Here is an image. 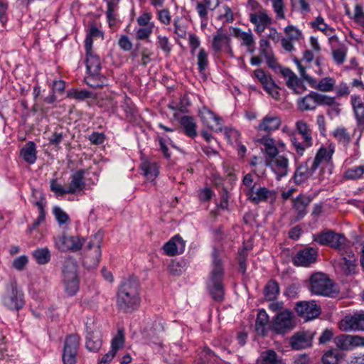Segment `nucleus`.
I'll use <instances>...</instances> for the list:
<instances>
[{
  "mask_svg": "<svg viewBox=\"0 0 364 364\" xmlns=\"http://www.w3.org/2000/svg\"><path fill=\"white\" fill-rule=\"evenodd\" d=\"M140 284L135 277H129L119 286L116 296L118 309L124 313H132L136 310L141 302Z\"/></svg>",
  "mask_w": 364,
  "mask_h": 364,
  "instance_id": "f257e3e1",
  "label": "nucleus"
},
{
  "mask_svg": "<svg viewBox=\"0 0 364 364\" xmlns=\"http://www.w3.org/2000/svg\"><path fill=\"white\" fill-rule=\"evenodd\" d=\"M212 257L213 267L207 280V288L212 299L217 302H221L224 299L225 294L223 262L218 252H214Z\"/></svg>",
  "mask_w": 364,
  "mask_h": 364,
  "instance_id": "f03ea898",
  "label": "nucleus"
},
{
  "mask_svg": "<svg viewBox=\"0 0 364 364\" xmlns=\"http://www.w3.org/2000/svg\"><path fill=\"white\" fill-rule=\"evenodd\" d=\"M62 280L65 291L68 296H74L78 291L77 264L73 257H68L63 265Z\"/></svg>",
  "mask_w": 364,
  "mask_h": 364,
  "instance_id": "7ed1b4c3",
  "label": "nucleus"
},
{
  "mask_svg": "<svg viewBox=\"0 0 364 364\" xmlns=\"http://www.w3.org/2000/svg\"><path fill=\"white\" fill-rule=\"evenodd\" d=\"M313 240L321 245L336 250L345 248L347 242L344 235L328 229L313 235Z\"/></svg>",
  "mask_w": 364,
  "mask_h": 364,
  "instance_id": "20e7f679",
  "label": "nucleus"
},
{
  "mask_svg": "<svg viewBox=\"0 0 364 364\" xmlns=\"http://www.w3.org/2000/svg\"><path fill=\"white\" fill-rule=\"evenodd\" d=\"M310 281L311 291L314 294L330 296L336 291L333 282L326 274H313Z\"/></svg>",
  "mask_w": 364,
  "mask_h": 364,
  "instance_id": "39448f33",
  "label": "nucleus"
},
{
  "mask_svg": "<svg viewBox=\"0 0 364 364\" xmlns=\"http://www.w3.org/2000/svg\"><path fill=\"white\" fill-rule=\"evenodd\" d=\"M295 326L294 315L291 311L284 310L278 312L274 318L271 328L278 334H284Z\"/></svg>",
  "mask_w": 364,
  "mask_h": 364,
  "instance_id": "423d86ee",
  "label": "nucleus"
},
{
  "mask_svg": "<svg viewBox=\"0 0 364 364\" xmlns=\"http://www.w3.org/2000/svg\"><path fill=\"white\" fill-rule=\"evenodd\" d=\"M85 326L87 331L86 348L90 351L97 352L100 350L102 343L99 326L92 318H88Z\"/></svg>",
  "mask_w": 364,
  "mask_h": 364,
  "instance_id": "0eeeda50",
  "label": "nucleus"
},
{
  "mask_svg": "<svg viewBox=\"0 0 364 364\" xmlns=\"http://www.w3.org/2000/svg\"><path fill=\"white\" fill-rule=\"evenodd\" d=\"M80 338L76 334H70L67 336L63 353V361L64 364H75L77 349L80 345Z\"/></svg>",
  "mask_w": 364,
  "mask_h": 364,
  "instance_id": "6e6552de",
  "label": "nucleus"
},
{
  "mask_svg": "<svg viewBox=\"0 0 364 364\" xmlns=\"http://www.w3.org/2000/svg\"><path fill=\"white\" fill-rule=\"evenodd\" d=\"M4 304L11 310L18 311L24 305L23 294L16 284H12L3 299Z\"/></svg>",
  "mask_w": 364,
  "mask_h": 364,
  "instance_id": "1a4fd4ad",
  "label": "nucleus"
},
{
  "mask_svg": "<svg viewBox=\"0 0 364 364\" xmlns=\"http://www.w3.org/2000/svg\"><path fill=\"white\" fill-rule=\"evenodd\" d=\"M294 309L299 316L306 320L316 318L321 314V308L315 301H301L296 303Z\"/></svg>",
  "mask_w": 364,
  "mask_h": 364,
  "instance_id": "9d476101",
  "label": "nucleus"
},
{
  "mask_svg": "<svg viewBox=\"0 0 364 364\" xmlns=\"http://www.w3.org/2000/svg\"><path fill=\"white\" fill-rule=\"evenodd\" d=\"M339 328L343 331H364V313L346 316L339 322Z\"/></svg>",
  "mask_w": 364,
  "mask_h": 364,
  "instance_id": "9b49d317",
  "label": "nucleus"
},
{
  "mask_svg": "<svg viewBox=\"0 0 364 364\" xmlns=\"http://www.w3.org/2000/svg\"><path fill=\"white\" fill-rule=\"evenodd\" d=\"M83 242L77 236L63 234L55 237V247L61 250H80Z\"/></svg>",
  "mask_w": 364,
  "mask_h": 364,
  "instance_id": "f8f14e48",
  "label": "nucleus"
},
{
  "mask_svg": "<svg viewBox=\"0 0 364 364\" xmlns=\"http://www.w3.org/2000/svg\"><path fill=\"white\" fill-rule=\"evenodd\" d=\"M336 346L345 350H351L354 347L364 345V338L359 336L340 335L335 338Z\"/></svg>",
  "mask_w": 364,
  "mask_h": 364,
  "instance_id": "ddd939ff",
  "label": "nucleus"
},
{
  "mask_svg": "<svg viewBox=\"0 0 364 364\" xmlns=\"http://www.w3.org/2000/svg\"><path fill=\"white\" fill-rule=\"evenodd\" d=\"M250 21L255 25V31L259 35L264 31L268 26L272 23V18L265 10L250 14Z\"/></svg>",
  "mask_w": 364,
  "mask_h": 364,
  "instance_id": "4468645a",
  "label": "nucleus"
},
{
  "mask_svg": "<svg viewBox=\"0 0 364 364\" xmlns=\"http://www.w3.org/2000/svg\"><path fill=\"white\" fill-rule=\"evenodd\" d=\"M336 265L346 275L353 274L356 267V257L353 252H344L336 262Z\"/></svg>",
  "mask_w": 364,
  "mask_h": 364,
  "instance_id": "2eb2a0df",
  "label": "nucleus"
},
{
  "mask_svg": "<svg viewBox=\"0 0 364 364\" xmlns=\"http://www.w3.org/2000/svg\"><path fill=\"white\" fill-rule=\"evenodd\" d=\"M311 160L308 159L304 163L301 164L296 170L294 175V181L296 184H301L309 178H310L314 173L315 171L317 169L313 166L311 164V166H309Z\"/></svg>",
  "mask_w": 364,
  "mask_h": 364,
  "instance_id": "dca6fc26",
  "label": "nucleus"
},
{
  "mask_svg": "<svg viewBox=\"0 0 364 364\" xmlns=\"http://www.w3.org/2000/svg\"><path fill=\"white\" fill-rule=\"evenodd\" d=\"M313 335L310 332H298L291 336L290 344L293 349L301 350L311 346Z\"/></svg>",
  "mask_w": 364,
  "mask_h": 364,
  "instance_id": "f3484780",
  "label": "nucleus"
},
{
  "mask_svg": "<svg viewBox=\"0 0 364 364\" xmlns=\"http://www.w3.org/2000/svg\"><path fill=\"white\" fill-rule=\"evenodd\" d=\"M281 118L274 114L266 115L257 127L258 131H262L267 133H271L277 130L281 126Z\"/></svg>",
  "mask_w": 364,
  "mask_h": 364,
  "instance_id": "a211bd4d",
  "label": "nucleus"
},
{
  "mask_svg": "<svg viewBox=\"0 0 364 364\" xmlns=\"http://www.w3.org/2000/svg\"><path fill=\"white\" fill-rule=\"evenodd\" d=\"M271 168L277 175V179L286 176L289 171V160L284 156H277L272 159Z\"/></svg>",
  "mask_w": 364,
  "mask_h": 364,
  "instance_id": "6ab92c4d",
  "label": "nucleus"
},
{
  "mask_svg": "<svg viewBox=\"0 0 364 364\" xmlns=\"http://www.w3.org/2000/svg\"><path fill=\"white\" fill-rule=\"evenodd\" d=\"M220 4V0H203L196 4V10L202 23H206L208 19V11L215 10Z\"/></svg>",
  "mask_w": 364,
  "mask_h": 364,
  "instance_id": "aec40b11",
  "label": "nucleus"
},
{
  "mask_svg": "<svg viewBox=\"0 0 364 364\" xmlns=\"http://www.w3.org/2000/svg\"><path fill=\"white\" fill-rule=\"evenodd\" d=\"M233 36L241 41V46L247 48L248 52L252 53L255 51V38L250 30L247 32L242 31L240 28H234Z\"/></svg>",
  "mask_w": 364,
  "mask_h": 364,
  "instance_id": "412c9836",
  "label": "nucleus"
},
{
  "mask_svg": "<svg viewBox=\"0 0 364 364\" xmlns=\"http://www.w3.org/2000/svg\"><path fill=\"white\" fill-rule=\"evenodd\" d=\"M247 196L255 203H259L262 201H266L268 198H275V192L265 187H258L253 191L250 190Z\"/></svg>",
  "mask_w": 364,
  "mask_h": 364,
  "instance_id": "4be33fe9",
  "label": "nucleus"
},
{
  "mask_svg": "<svg viewBox=\"0 0 364 364\" xmlns=\"http://www.w3.org/2000/svg\"><path fill=\"white\" fill-rule=\"evenodd\" d=\"M201 119L204 124L212 130H220L221 119L213 112L207 108H203L200 111Z\"/></svg>",
  "mask_w": 364,
  "mask_h": 364,
  "instance_id": "5701e85b",
  "label": "nucleus"
},
{
  "mask_svg": "<svg viewBox=\"0 0 364 364\" xmlns=\"http://www.w3.org/2000/svg\"><path fill=\"white\" fill-rule=\"evenodd\" d=\"M317 257V252H297L293 263L296 266L308 267L316 262Z\"/></svg>",
  "mask_w": 364,
  "mask_h": 364,
  "instance_id": "b1692460",
  "label": "nucleus"
},
{
  "mask_svg": "<svg viewBox=\"0 0 364 364\" xmlns=\"http://www.w3.org/2000/svg\"><path fill=\"white\" fill-rule=\"evenodd\" d=\"M85 170L80 169L71 176V181L68 186V194H74L83 190L85 187L84 175Z\"/></svg>",
  "mask_w": 364,
  "mask_h": 364,
  "instance_id": "393cba45",
  "label": "nucleus"
},
{
  "mask_svg": "<svg viewBox=\"0 0 364 364\" xmlns=\"http://www.w3.org/2000/svg\"><path fill=\"white\" fill-rule=\"evenodd\" d=\"M179 123L186 136L194 138L198 135L197 124L193 117L183 116L180 119Z\"/></svg>",
  "mask_w": 364,
  "mask_h": 364,
  "instance_id": "a878e982",
  "label": "nucleus"
},
{
  "mask_svg": "<svg viewBox=\"0 0 364 364\" xmlns=\"http://www.w3.org/2000/svg\"><path fill=\"white\" fill-rule=\"evenodd\" d=\"M255 141L263 146V149L269 158L273 159L278 155V148L273 138L262 136L257 139Z\"/></svg>",
  "mask_w": 364,
  "mask_h": 364,
  "instance_id": "bb28decb",
  "label": "nucleus"
},
{
  "mask_svg": "<svg viewBox=\"0 0 364 364\" xmlns=\"http://www.w3.org/2000/svg\"><path fill=\"white\" fill-rule=\"evenodd\" d=\"M86 68L88 73H98L101 70V62L98 55L93 53L92 48L86 50Z\"/></svg>",
  "mask_w": 364,
  "mask_h": 364,
  "instance_id": "cd10ccee",
  "label": "nucleus"
},
{
  "mask_svg": "<svg viewBox=\"0 0 364 364\" xmlns=\"http://www.w3.org/2000/svg\"><path fill=\"white\" fill-rule=\"evenodd\" d=\"M308 80L311 87L321 92L332 91L335 85L334 79L330 77L322 78L319 82H317L313 77H308Z\"/></svg>",
  "mask_w": 364,
  "mask_h": 364,
  "instance_id": "c85d7f7f",
  "label": "nucleus"
},
{
  "mask_svg": "<svg viewBox=\"0 0 364 364\" xmlns=\"http://www.w3.org/2000/svg\"><path fill=\"white\" fill-rule=\"evenodd\" d=\"M164 331V322L161 318L154 320L146 326L144 333L146 337L150 338H160Z\"/></svg>",
  "mask_w": 364,
  "mask_h": 364,
  "instance_id": "c756f323",
  "label": "nucleus"
},
{
  "mask_svg": "<svg viewBox=\"0 0 364 364\" xmlns=\"http://www.w3.org/2000/svg\"><path fill=\"white\" fill-rule=\"evenodd\" d=\"M310 202V198L303 195L299 196L294 200L293 207L297 213V220L304 218L306 214V208Z\"/></svg>",
  "mask_w": 364,
  "mask_h": 364,
  "instance_id": "7c9ffc66",
  "label": "nucleus"
},
{
  "mask_svg": "<svg viewBox=\"0 0 364 364\" xmlns=\"http://www.w3.org/2000/svg\"><path fill=\"white\" fill-rule=\"evenodd\" d=\"M36 154V144L33 141L27 142L20 151L21 156L29 164H33L36 162L37 159Z\"/></svg>",
  "mask_w": 364,
  "mask_h": 364,
  "instance_id": "2f4dec72",
  "label": "nucleus"
},
{
  "mask_svg": "<svg viewBox=\"0 0 364 364\" xmlns=\"http://www.w3.org/2000/svg\"><path fill=\"white\" fill-rule=\"evenodd\" d=\"M269 323V316L267 312L263 309L259 310L255 321V331L257 333L263 336H266Z\"/></svg>",
  "mask_w": 364,
  "mask_h": 364,
  "instance_id": "473e14b6",
  "label": "nucleus"
},
{
  "mask_svg": "<svg viewBox=\"0 0 364 364\" xmlns=\"http://www.w3.org/2000/svg\"><path fill=\"white\" fill-rule=\"evenodd\" d=\"M254 75L261 82L264 89L273 97H274L273 91L276 86L272 79L267 76L265 72L262 69L255 70L254 71Z\"/></svg>",
  "mask_w": 364,
  "mask_h": 364,
  "instance_id": "72a5a7b5",
  "label": "nucleus"
},
{
  "mask_svg": "<svg viewBox=\"0 0 364 364\" xmlns=\"http://www.w3.org/2000/svg\"><path fill=\"white\" fill-rule=\"evenodd\" d=\"M140 168L148 181H154L159 174L158 166L155 162L145 160L141 164Z\"/></svg>",
  "mask_w": 364,
  "mask_h": 364,
  "instance_id": "f704fd0d",
  "label": "nucleus"
},
{
  "mask_svg": "<svg viewBox=\"0 0 364 364\" xmlns=\"http://www.w3.org/2000/svg\"><path fill=\"white\" fill-rule=\"evenodd\" d=\"M230 38L227 33L218 30L213 37L212 48L215 52H220L223 47L229 46Z\"/></svg>",
  "mask_w": 364,
  "mask_h": 364,
  "instance_id": "c9c22d12",
  "label": "nucleus"
},
{
  "mask_svg": "<svg viewBox=\"0 0 364 364\" xmlns=\"http://www.w3.org/2000/svg\"><path fill=\"white\" fill-rule=\"evenodd\" d=\"M315 92H311L305 97L298 100V108L301 111L314 110L317 106Z\"/></svg>",
  "mask_w": 364,
  "mask_h": 364,
  "instance_id": "e433bc0d",
  "label": "nucleus"
},
{
  "mask_svg": "<svg viewBox=\"0 0 364 364\" xmlns=\"http://www.w3.org/2000/svg\"><path fill=\"white\" fill-rule=\"evenodd\" d=\"M332 154V150L328 151L326 148L322 146L318 150L314 159L310 162L314 167L318 168L321 164L328 162L331 159Z\"/></svg>",
  "mask_w": 364,
  "mask_h": 364,
  "instance_id": "4c0bfd02",
  "label": "nucleus"
},
{
  "mask_svg": "<svg viewBox=\"0 0 364 364\" xmlns=\"http://www.w3.org/2000/svg\"><path fill=\"white\" fill-rule=\"evenodd\" d=\"M186 247V241L176 235L171 237L163 246V250H183Z\"/></svg>",
  "mask_w": 364,
  "mask_h": 364,
  "instance_id": "58836bf2",
  "label": "nucleus"
},
{
  "mask_svg": "<svg viewBox=\"0 0 364 364\" xmlns=\"http://www.w3.org/2000/svg\"><path fill=\"white\" fill-rule=\"evenodd\" d=\"M85 83L92 88H99L102 87L105 83V78L100 75V72L98 73H88L85 77Z\"/></svg>",
  "mask_w": 364,
  "mask_h": 364,
  "instance_id": "ea45409f",
  "label": "nucleus"
},
{
  "mask_svg": "<svg viewBox=\"0 0 364 364\" xmlns=\"http://www.w3.org/2000/svg\"><path fill=\"white\" fill-rule=\"evenodd\" d=\"M296 127L303 140L306 141L308 145H312L311 130L309 125L304 121L299 120L296 122Z\"/></svg>",
  "mask_w": 364,
  "mask_h": 364,
  "instance_id": "a19ab883",
  "label": "nucleus"
},
{
  "mask_svg": "<svg viewBox=\"0 0 364 364\" xmlns=\"http://www.w3.org/2000/svg\"><path fill=\"white\" fill-rule=\"evenodd\" d=\"M333 136L338 141V143L343 144L345 146H348L351 141L350 134L348 132L346 128L342 127H337L333 132Z\"/></svg>",
  "mask_w": 364,
  "mask_h": 364,
  "instance_id": "79ce46f5",
  "label": "nucleus"
},
{
  "mask_svg": "<svg viewBox=\"0 0 364 364\" xmlns=\"http://www.w3.org/2000/svg\"><path fill=\"white\" fill-rule=\"evenodd\" d=\"M316 97L317 105H327V106H334V110L337 112V114H339L340 109L338 108L339 104L336 102L335 97H329L326 95H322L316 92V95H314Z\"/></svg>",
  "mask_w": 364,
  "mask_h": 364,
  "instance_id": "37998d69",
  "label": "nucleus"
},
{
  "mask_svg": "<svg viewBox=\"0 0 364 364\" xmlns=\"http://www.w3.org/2000/svg\"><path fill=\"white\" fill-rule=\"evenodd\" d=\"M264 296L267 300H274L279 293V288L278 284L275 281H269L264 288Z\"/></svg>",
  "mask_w": 364,
  "mask_h": 364,
  "instance_id": "c03bdc74",
  "label": "nucleus"
},
{
  "mask_svg": "<svg viewBox=\"0 0 364 364\" xmlns=\"http://www.w3.org/2000/svg\"><path fill=\"white\" fill-rule=\"evenodd\" d=\"M258 364H281V360L274 350H269L261 354Z\"/></svg>",
  "mask_w": 364,
  "mask_h": 364,
  "instance_id": "a18cd8bd",
  "label": "nucleus"
},
{
  "mask_svg": "<svg viewBox=\"0 0 364 364\" xmlns=\"http://www.w3.org/2000/svg\"><path fill=\"white\" fill-rule=\"evenodd\" d=\"M364 173V165L348 168L345 171L343 178L348 180H357L360 178Z\"/></svg>",
  "mask_w": 364,
  "mask_h": 364,
  "instance_id": "49530a36",
  "label": "nucleus"
},
{
  "mask_svg": "<svg viewBox=\"0 0 364 364\" xmlns=\"http://www.w3.org/2000/svg\"><path fill=\"white\" fill-rule=\"evenodd\" d=\"M287 85L289 88L293 90L296 94H301L306 90L302 82L298 78L296 74L287 80Z\"/></svg>",
  "mask_w": 364,
  "mask_h": 364,
  "instance_id": "de8ad7c7",
  "label": "nucleus"
},
{
  "mask_svg": "<svg viewBox=\"0 0 364 364\" xmlns=\"http://www.w3.org/2000/svg\"><path fill=\"white\" fill-rule=\"evenodd\" d=\"M197 65L198 71L203 73L208 65V53L204 48H200L197 55Z\"/></svg>",
  "mask_w": 364,
  "mask_h": 364,
  "instance_id": "09e8293b",
  "label": "nucleus"
},
{
  "mask_svg": "<svg viewBox=\"0 0 364 364\" xmlns=\"http://www.w3.org/2000/svg\"><path fill=\"white\" fill-rule=\"evenodd\" d=\"M97 37H102V33L95 25H92L85 41V50L92 48L93 38Z\"/></svg>",
  "mask_w": 364,
  "mask_h": 364,
  "instance_id": "8fccbe9b",
  "label": "nucleus"
},
{
  "mask_svg": "<svg viewBox=\"0 0 364 364\" xmlns=\"http://www.w3.org/2000/svg\"><path fill=\"white\" fill-rule=\"evenodd\" d=\"M190 105V101L186 95H181L178 102H172L169 107L173 110H178L181 112H186L187 108Z\"/></svg>",
  "mask_w": 364,
  "mask_h": 364,
  "instance_id": "3c124183",
  "label": "nucleus"
},
{
  "mask_svg": "<svg viewBox=\"0 0 364 364\" xmlns=\"http://www.w3.org/2000/svg\"><path fill=\"white\" fill-rule=\"evenodd\" d=\"M100 257V252H93L92 255H86L83 257V265L87 268L95 267L98 264Z\"/></svg>",
  "mask_w": 364,
  "mask_h": 364,
  "instance_id": "603ef678",
  "label": "nucleus"
},
{
  "mask_svg": "<svg viewBox=\"0 0 364 364\" xmlns=\"http://www.w3.org/2000/svg\"><path fill=\"white\" fill-rule=\"evenodd\" d=\"M312 27L317 28L319 31H322L327 36H331L333 33L334 29L328 26L321 16H318L314 22L311 23Z\"/></svg>",
  "mask_w": 364,
  "mask_h": 364,
  "instance_id": "864d4df0",
  "label": "nucleus"
},
{
  "mask_svg": "<svg viewBox=\"0 0 364 364\" xmlns=\"http://www.w3.org/2000/svg\"><path fill=\"white\" fill-rule=\"evenodd\" d=\"M339 358L340 353L338 350L331 349L323 354L322 357V362L323 364H337Z\"/></svg>",
  "mask_w": 364,
  "mask_h": 364,
  "instance_id": "5fc2aeb1",
  "label": "nucleus"
},
{
  "mask_svg": "<svg viewBox=\"0 0 364 364\" xmlns=\"http://www.w3.org/2000/svg\"><path fill=\"white\" fill-rule=\"evenodd\" d=\"M34 205H36L39 210V215L36 220L33 221L31 226L29 227V230H33L36 228L40 224L45 220L46 213L44 210V204L42 201H36Z\"/></svg>",
  "mask_w": 364,
  "mask_h": 364,
  "instance_id": "6e6d98bb",
  "label": "nucleus"
},
{
  "mask_svg": "<svg viewBox=\"0 0 364 364\" xmlns=\"http://www.w3.org/2000/svg\"><path fill=\"white\" fill-rule=\"evenodd\" d=\"M273 10L277 19H284V3L283 0H271Z\"/></svg>",
  "mask_w": 364,
  "mask_h": 364,
  "instance_id": "4d7b16f0",
  "label": "nucleus"
},
{
  "mask_svg": "<svg viewBox=\"0 0 364 364\" xmlns=\"http://www.w3.org/2000/svg\"><path fill=\"white\" fill-rule=\"evenodd\" d=\"M124 343V333L123 329H119L117 335L112 341L111 349L117 351L119 348H122Z\"/></svg>",
  "mask_w": 364,
  "mask_h": 364,
  "instance_id": "13d9d810",
  "label": "nucleus"
},
{
  "mask_svg": "<svg viewBox=\"0 0 364 364\" xmlns=\"http://www.w3.org/2000/svg\"><path fill=\"white\" fill-rule=\"evenodd\" d=\"M156 45L158 48L161 49L167 55H168L171 51V45L169 39L165 36L159 35L157 36Z\"/></svg>",
  "mask_w": 364,
  "mask_h": 364,
  "instance_id": "bf43d9fd",
  "label": "nucleus"
},
{
  "mask_svg": "<svg viewBox=\"0 0 364 364\" xmlns=\"http://www.w3.org/2000/svg\"><path fill=\"white\" fill-rule=\"evenodd\" d=\"M242 186H244V192L246 196L248 195L250 190L253 191L256 188V183L251 173H247L243 177Z\"/></svg>",
  "mask_w": 364,
  "mask_h": 364,
  "instance_id": "052dcab7",
  "label": "nucleus"
},
{
  "mask_svg": "<svg viewBox=\"0 0 364 364\" xmlns=\"http://www.w3.org/2000/svg\"><path fill=\"white\" fill-rule=\"evenodd\" d=\"M284 32L288 36V39L291 41H299L302 37L301 31L292 25L285 27Z\"/></svg>",
  "mask_w": 364,
  "mask_h": 364,
  "instance_id": "680f3d73",
  "label": "nucleus"
},
{
  "mask_svg": "<svg viewBox=\"0 0 364 364\" xmlns=\"http://www.w3.org/2000/svg\"><path fill=\"white\" fill-rule=\"evenodd\" d=\"M103 239V234L102 232L98 231L92 237H91L88 244L87 248L89 249H100Z\"/></svg>",
  "mask_w": 364,
  "mask_h": 364,
  "instance_id": "e2e57ef3",
  "label": "nucleus"
},
{
  "mask_svg": "<svg viewBox=\"0 0 364 364\" xmlns=\"http://www.w3.org/2000/svg\"><path fill=\"white\" fill-rule=\"evenodd\" d=\"M291 141L292 143V145L294 146L295 151L299 156H303L305 149L312 146L308 145L307 142L304 140L302 142L299 141V140L296 137H292L291 139Z\"/></svg>",
  "mask_w": 364,
  "mask_h": 364,
  "instance_id": "0e129e2a",
  "label": "nucleus"
},
{
  "mask_svg": "<svg viewBox=\"0 0 364 364\" xmlns=\"http://www.w3.org/2000/svg\"><path fill=\"white\" fill-rule=\"evenodd\" d=\"M53 212L59 224H65L69 220L68 215L60 207L55 206Z\"/></svg>",
  "mask_w": 364,
  "mask_h": 364,
  "instance_id": "69168bd1",
  "label": "nucleus"
},
{
  "mask_svg": "<svg viewBox=\"0 0 364 364\" xmlns=\"http://www.w3.org/2000/svg\"><path fill=\"white\" fill-rule=\"evenodd\" d=\"M333 58L338 65H341L344 63L346 57V49L341 48L338 49L333 50Z\"/></svg>",
  "mask_w": 364,
  "mask_h": 364,
  "instance_id": "338daca9",
  "label": "nucleus"
},
{
  "mask_svg": "<svg viewBox=\"0 0 364 364\" xmlns=\"http://www.w3.org/2000/svg\"><path fill=\"white\" fill-rule=\"evenodd\" d=\"M353 20L360 26H364V11L362 5L358 4L355 6Z\"/></svg>",
  "mask_w": 364,
  "mask_h": 364,
  "instance_id": "774afa93",
  "label": "nucleus"
}]
</instances>
